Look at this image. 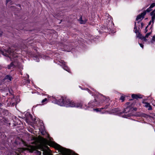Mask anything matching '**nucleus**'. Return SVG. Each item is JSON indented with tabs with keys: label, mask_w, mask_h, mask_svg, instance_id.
<instances>
[{
	"label": "nucleus",
	"mask_w": 155,
	"mask_h": 155,
	"mask_svg": "<svg viewBox=\"0 0 155 155\" xmlns=\"http://www.w3.org/2000/svg\"><path fill=\"white\" fill-rule=\"evenodd\" d=\"M57 103L60 106H65L66 107H81L82 106V104L81 103L76 104L73 101L68 99H65V101H64V99H61Z\"/></svg>",
	"instance_id": "nucleus-2"
},
{
	"label": "nucleus",
	"mask_w": 155,
	"mask_h": 155,
	"mask_svg": "<svg viewBox=\"0 0 155 155\" xmlns=\"http://www.w3.org/2000/svg\"><path fill=\"white\" fill-rule=\"evenodd\" d=\"M94 110H95L97 112H98V111H99V109H94Z\"/></svg>",
	"instance_id": "nucleus-23"
},
{
	"label": "nucleus",
	"mask_w": 155,
	"mask_h": 155,
	"mask_svg": "<svg viewBox=\"0 0 155 155\" xmlns=\"http://www.w3.org/2000/svg\"><path fill=\"white\" fill-rule=\"evenodd\" d=\"M155 6V3H153L150 5V8H152Z\"/></svg>",
	"instance_id": "nucleus-12"
},
{
	"label": "nucleus",
	"mask_w": 155,
	"mask_h": 155,
	"mask_svg": "<svg viewBox=\"0 0 155 155\" xmlns=\"http://www.w3.org/2000/svg\"><path fill=\"white\" fill-rule=\"evenodd\" d=\"M147 27H146V28H145V33H146V32H147Z\"/></svg>",
	"instance_id": "nucleus-25"
},
{
	"label": "nucleus",
	"mask_w": 155,
	"mask_h": 155,
	"mask_svg": "<svg viewBox=\"0 0 155 155\" xmlns=\"http://www.w3.org/2000/svg\"><path fill=\"white\" fill-rule=\"evenodd\" d=\"M152 41H155V36H153L152 38Z\"/></svg>",
	"instance_id": "nucleus-21"
},
{
	"label": "nucleus",
	"mask_w": 155,
	"mask_h": 155,
	"mask_svg": "<svg viewBox=\"0 0 155 155\" xmlns=\"http://www.w3.org/2000/svg\"><path fill=\"white\" fill-rule=\"evenodd\" d=\"M48 139H46L43 138H41V140L42 143L44 145H48L58 149L63 155H78L71 151L70 150L68 149L62 147L59 145L54 142L52 138L49 137L48 135Z\"/></svg>",
	"instance_id": "nucleus-1"
},
{
	"label": "nucleus",
	"mask_w": 155,
	"mask_h": 155,
	"mask_svg": "<svg viewBox=\"0 0 155 155\" xmlns=\"http://www.w3.org/2000/svg\"><path fill=\"white\" fill-rule=\"evenodd\" d=\"M155 15V9L151 13V15L152 17Z\"/></svg>",
	"instance_id": "nucleus-13"
},
{
	"label": "nucleus",
	"mask_w": 155,
	"mask_h": 155,
	"mask_svg": "<svg viewBox=\"0 0 155 155\" xmlns=\"http://www.w3.org/2000/svg\"><path fill=\"white\" fill-rule=\"evenodd\" d=\"M137 110V109H135V110Z\"/></svg>",
	"instance_id": "nucleus-32"
},
{
	"label": "nucleus",
	"mask_w": 155,
	"mask_h": 155,
	"mask_svg": "<svg viewBox=\"0 0 155 155\" xmlns=\"http://www.w3.org/2000/svg\"><path fill=\"white\" fill-rule=\"evenodd\" d=\"M120 99L122 100V101H123L124 100V97L123 96H121L120 98Z\"/></svg>",
	"instance_id": "nucleus-14"
},
{
	"label": "nucleus",
	"mask_w": 155,
	"mask_h": 155,
	"mask_svg": "<svg viewBox=\"0 0 155 155\" xmlns=\"http://www.w3.org/2000/svg\"><path fill=\"white\" fill-rule=\"evenodd\" d=\"M151 34V32H150L149 33H147L146 35H145V37L146 38H148V36L150 35Z\"/></svg>",
	"instance_id": "nucleus-19"
},
{
	"label": "nucleus",
	"mask_w": 155,
	"mask_h": 155,
	"mask_svg": "<svg viewBox=\"0 0 155 155\" xmlns=\"http://www.w3.org/2000/svg\"><path fill=\"white\" fill-rule=\"evenodd\" d=\"M12 102L11 103L12 105H13L14 104H15V102L14 101H15V99L14 97L12 99Z\"/></svg>",
	"instance_id": "nucleus-15"
},
{
	"label": "nucleus",
	"mask_w": 155,
	"mask_h": 155,
	"mask_svg": "<svg viewBox=\"0 0 155 155\" xmlns=\"http://www.w3.org/2000/svg\"><path fill=\"white\" fill-rule=\"evenodd\" d=\"M155 18V15H154L152 17V22L153 23H154V20Z\"/></svg>",
	"instance_id": "nucleus-11"
},
{
	"label": "nucleus",
	"mask_w": 155,
	"mask_h": 155,
	"mask_svg": "<svg viewBox=\"0 0 155 155\" xmlns=\"http://www.w3.org/2000/svg\"><path fill=\"white\" fill-rule=\"evenodd\" d=\"M36 61H37L38 62L39 61H38V60H36Z\"/></svg>",
	"instance_id": "nucleus-29"
},
{
	"label": "nucleus",
	"mask_w": 155,
	"mask_h": 155,
	"mask_svg": "<svg viewBox=\"0 0 155 155\" xmlns=\"http://www.w3.org/2000/svg\"><path fill=\"white\" fill-rule=\"evenodd\" d=\"M31 151H32L35 149V147L34 146H31Z\"/></svg>",
	"instance_id": "nucleus-16"
},
{
	"label": "nucleus",
	"mask_w": 155,
	"mask_h": 155,
	"mask_svg": "<svg viewBox=\"0 0 155 155\" xmlns=\"http://www.w3.org/2000/svg\"><path fill=\"white\" fill-rule=\"evenodd\" d=\"M12 77L9 75H7L5 77V79H7L9 81H10L12 80Z\"/></svg>",
	"instance_id": "nucleus-9"
},
{
	"label": "nucleus",
	"mask_w": 155,
	"mask_h": 155,
	"mask_svg": "<svg viewBox=\"0 0 155 155\" xmlns=\"http://www.w3.org/2000/svg\"><path fill=\"white\" fill-rule=\"evenodd\" d=\"M151 21H150V22H149V25H150V23H151Z\"/></svg>",
	"instance_id": "nucleus-27"
},
{
	"label": "nucleus",
	"mask_w": 155,
	"mask_h": 155,
	"mask_svg": "<svg viewBox=\"0 0 155 155\" xmlns=\"http://www.w3.org/2000/svg\"><path fill=\"white\" fill-rule=\"evenodd\" d=\"M151 8H150V7L147 8V12H150V11H151Z\"/></svg>",
	"instance_id": "nucleus-20"
},
{
	"label": "nucleus",
	"mask_w": 155,
	"mask_h": 155,
	"mask_svg": "<svg viewBox=\"0 0 155 155\" xmlns=\"http://www.w3.org/2000/svg\"><path fill=\"white\" fill-rule=\"evenodd\" d=\"M146 37H143V36H142V39H141L142 40H143L144 41H146L147 40V39H146Z\"/></svg>",
	"instance_id": "nucleus-17"
},
{
	"label": "nucleus",
	"mask_w": 155,
	"mask_h": 155,
	"mask_svg": "<svg viewBox=\"0 0 155 155\" xmlns=\"http://www.w3.org/2000/svg\"><path fill=\"white\" fill-rule=\"evenodd\" d=\"M145 107L146 108H148V110H151L152 109L151 106L150 105L149 103L147 102L144 103Z\"/></svg>",
	"instance_id": "nucleus-7"
},
{
	"label": "nucleus",
	"mask_w": 155,
	"mask_h": 155,
	"mask_svg": "<svg viewBox=\"0 0 155 155\" xmlns=\"http://www.w3.org/2000/svg\"><path fill=\"white\" fill-rule=\"evenodd\" d=\"M12 67H13V63H11L8 66V69L11 68Z\"/></svg>",
	"instance_id": "nucleus-10"
},
{
	"label": "nucleus",
	"mask_w": 155,
	"mask_h": 155,
	"mask_svg": "<svg viewBox=\"0 0 155 155\" xmlns=\"http://www.w3.org/2000/svg\"><path fill=\"white\" fill-rule=\"evenodd\" d=\"M10 55H11V56H10V58H11L12 54H10Z\"/></svg>",
	"instance_id": "nucleus-31"
},
{
	"label": "nucleus",
	"mask_w": 155,
	"mask_h": 155,
	"mask_svg": "<svg viewBox=\"0 0 155 155\" xmlns=\"http://www.w3.org/2000/svg\"><path fill=\"white\" fill-rule=\"evenodd\" d=\"M79 21L80 24H84L87 22V20L85 19H82V18L81 17L80 18Z\"/></svg>",
	"instance_id": "nucleus-5"
},
{
	"label": "nucleus",
	"mask_w": 155,
	"mask_h": 155,
	"mask_svg": "<svg viewBox=\"0 0 155 155\" xmlns=\"http://www.w3.org/2000/svg\"><path fill=\"white\" fill-rule=\"evenodd\" d=\"M141 24L142 26V27L143 25V24L142 23H141Z\"/></svg>",
	"instance_id": "nucleus-26"
},
{
	"label": "nucleus",
	"mask_w": 155,
	"mask_h": 155,
	"mask_svg": "<svg viewBox=\"0 0 155 155\" xmlns=\"http://www.w3.org/2000/svg\"><path fill=\"white\" fill-rule=\"evenodd\" d=\"M146 14V11H144L140 15H138L136 18V20L142 19L143 17Z\"/></svg>",
	"instance_id": "nucleus-4"
},
{
	"label": "nucleus",
	"mask_w": 155,
	"mask_h": 155,
	"mask_svg": "<svg viewBox=\"0 0 155 155\" xmlns=\"http://www.w3.org/2000/svg\"><path fill=\"white\" fill-rule=\"evenodd\" d=\"M140 46V47H141L142 48H143V45L141 44H139Z\"/></svg>",
	"instance_id": "nucleus-22"
},
{
	"label": "nucleus",
	"mask_w": 155,
	"mask_h": 155,
	"mask_svg": "<svg viewBox=\"0 0 155 155\" xmlns=\"http://www.w3.org/2000/svg\"><path fill=\"white\" fill-rule=\"evenodd\" d=\"M135 33L136 34L137 36L140 39H142V35L136 29L135 31Z\"/></svg>",
	"instance_id": "nucleus-6"
},
{
	"label": "nucleus",
	"mask_w": 155,
	"mask_h": 155,
	"mask_svg": "<svg viewBox=\"0 0 155 155\" xmlns=\"http://www.w3.org/2000/svg\"><path fill=\"white\" fill-rule=\"evenodd\" d=\"M135 28H136V29L137 28L136 27H134V29H135Z\"/></svg>",
	"instance_id": "nucleus-28"
},
{
	"label": "nucleus",
	"mask_w": 155,
	"mask_h": 155,
	"mask_svg": "<svg viewBox=\"0 0 155 155\" xmlns=\"http://www.w3.org/2000/svg\"><path fill=\"white\" fill-rule=\"evenodd\" d=\"M131 97L135 99L142 98L141 97H140V96L135 94H132Z\"/></svg>",
	"instance_id": "nucleus-8"
},
{
	"label": "nucleus",
	"mask_w": 155,
	"mask_h": 155,
	"mask_svg": "<svg viewBox=\"0 0 155 155\" xmlns=\"http://www.w3.org/2000/svg\"><path fill=\"white\" fill-rule=\"evenodd\" d=\"M2 34V31L0 32V37L1 36Z\"/></svg>",
	"instance_id": "nucleus-24"
},
{
	"label": "nucleus",
	"mask_w": 155,
	"mask_h": 155,
	"mask_svg": "<svg viewBox=\"0 0 155 155\" xmlns=\"http://www.w3.org/2000/svg\"><path fill=\"white\" fill-rule=\"evenodd\" d=\"M61 65L63 66V68L64 69L68 72H69V69L67 66H66L65 63L63 61H61Z\"/></svg>",
	"instance_id": "nucleus-3"
},
{
	"label": "nucleus",
	"mask_w": 155,
	"mask_h": 155,
	"mask_svg": "<svg viewBox=\"0 0 155 155\" xmlns=\"http://www.w3.org/2000/svg\"><path fill=\"white\" fill-rule=\"evenodd\" d=\"M35 57H34V59H35Z\"/></svg>",
	"instance_id": "nucleus-30"
},
{
	"label": "nucleus",
	"mask_w": 155,
	"mask_h": 155,
	"mask_svg": "<svg viewBox=\"0 0 155 155\" xmlns=\"http://www.w3.org/2000/svg\"><path fill=\"white\" fill-rule=\"evenodd\" d=\"M47 101V98H45L42 101V103H44L45 102Z\"/></svg>",
	"instance_id": "nucleus-18"
}]
</instances>
